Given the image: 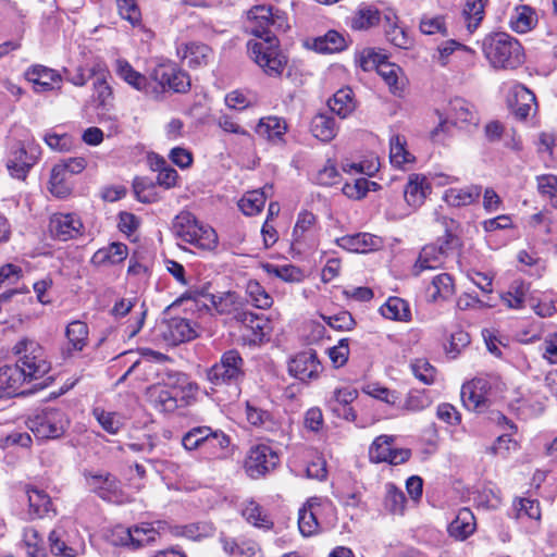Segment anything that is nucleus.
<instances>
[{"mask_svg": "<svg viewBox=\"0 0 557 557\" xmlns=\"http://www.w3.org/2000/svg\"><path fill=\"white\" fill-rule=\"evenodd\" d=\"M248 20L250 33L259 38L247 42L250 58L268 76H281L287 58L280 50L275 33L289 28L285 12L268 5H255L248 11Z\"/></svg>", "mask_w": 557, "mask_h": 557, "instance_id": "f257e3e1", "label": "nucleus"}, {"mask_svg": "<svg viewBox=\"0 0 557 557\" xmlns=\"http://www.w3.org/2000/svg\"><path fill=\"white\" fill-rule=\"evenodd\" d=\"M482 50L494 69L513 70L524 62L521 44L506 33L487 35L482 41Z\"/></svg>", "mask_w": 557, "mask_h": 557, "instance_id": "f03ea898", "label": "nucleus"}, {"mask_svg": "<svg viewBox=\"0 0 557 557\" xmlns=\"http://www.w3.org/2000/svg\"><path fill=\"white\" fill-rule=\"evenodd\" d=\"M17 357L16 363L29 382L44 379L51 369L45 348L35 339L21 338L12 348Z\"/></svg>", "mask_w": 557, "mask_h": 557, "instance_id": "7ed1b4c3", "label": "nucleus"}, {"mask_svg": "<svg viewBox=\"0 0 557 557\" xmlns=\"http://www.w3.org/2000/svg\"><path fill=\"white\" fill-rule=\"evenodd\" d=\"M173 232L182 240L201 250H212L218 245L215 231L199 223L189 212H182L174 219Z\"/></svg>", "mask_w": 557, "mask_h": 557, "instance_id": "20e7f679", "label": "nucleus"}, {"mask_svg": "<svg viewBox=\"0 0 557 557\" xmlns=\"http://www.w3.org/2000/svg\"><path fill=\"white\" fill-rule=\"evenodd\" d=\"M230 444L231 440L227 434L208 425L194 426L182 437V445L186 450L202 448L213 458H223Z\"/></svg>", "mask_w": 557, "mask_h": 557, "instance_id": "39448f33", "label": "nucleus"}, {"mask_svg": "<svg viewBox=\"0 0 557 557\" xmlns=\"http://www.w3.org/2000/svg\"><path fill=\"white\" fill-rule=\"evenodd\" d=\"M26 424L37 438L53 440L64 434L69 420L61 409L44 408L29 416Z\"/></svg>", "mask_w": 557, "mask_h": 557, "instance_id": "423d86ee", "label": "nucleus"}, {"mask_svg": "<svg viewBox=\"0 0 557 557\" xmlns=\"http://www.w3.org/2000/svg\"><path fill=\"white\" fill-rule=\"evenodd\" d=\"M458 245V237L446 226L444 236L440 237L436 244L425 245L421 249L418 260L413 267L414 274L418 275L424 270L441 268L449 251L455 249Z\"/></svg>", "mask_w": 557, "mask_h": 557, "instance_id": "0eeeda50", "label": "nucleus"}, {"mask_svg": "<svg viewBox=\"0 0 557 557\" xmlns=\"http://www.w3.org/2000/svg\"><path fill=\"white\" fill-rule=\"evenodd\" d=\"M244 376V359L234 349L225 351L220 361L207 371V379L214 386L237 384Z\"/></svg>", "mask_w": 557, "mask_h": 557, "instance_id": "6e6552de", "label": "nucleus"}, {"mask_svg": "<svg viewBox=\"0 0 557 557\" xmlns=\"http://www.w3.org/2000/svg\"><path fill=\"white\" fill-rule=\"evenodd\" d=\"M280 463L277 453L265 444L252 446L245 459V471L251 479H260L273 471Z\"/></svg>", "mask_w": 557, "mask_h": 557, "instance_id": "1a4fd4ad", "label": "nucleus"}, {"mask_svg": "<svg viewBox=\"0 0 557 557\" xmlns=\"http://www.w3.org/2000/svg\"><path fill=\"white\" fill-rule=\"evenodd\" d=\"M360 66L363 71L376 69L379 75L385 81L393 94H397L401 87L398 82L400 67L385 62V55L367 49L360 57Z\"/></svg>", "mask_w": 557, "mask_h": 557, "instance_id": "9d476101", "label": "nucleus"}, {"mask_svg": "<svg viewBox=\"0 0 557 557\" xmlns=\"http://www.w3.org/2000/svg\"><path fill=\"white\" fill-rule=\"evenodd\" d=\"M158 528L153 527L152 523H141L133 528L124 529L117 528L115 533L119 535L120 544L125 546H132L133 548H140L156 542L160 535L159 530L163 529L164 523L161 521L157 522Z\"/></svg>", "mask_w": 557, "mask_h": 557, "instance_id": "9b49d317", "label": "nucleus"}, {"mask_svg": "<svg viewBox=\"0 0 557 557\" xmlns=\"http://www.w3.org/2000/svg\"><path fill=\"white\" fill-rule=\"evenodd\" d=\"M150 78L161 90L169 88L174 92H187L190 88L189 75L174 65L159 64L150 73Z\"/></svg>", "mask_w": 557, "mask_h": 557, "instance_id": "f8f14e48", "label": "nucleus"}, {"mask_svg": "<svg viewBox=\"0 0 557 557\" xmlns=\"http://www.w3.org/2000/svg\"><path fill=\"white\" fill-rule=\"evenodd\" d=\"M289 373L300 381L317 379L322 371V364L317 352L312 349L297 354L288 364Z\"/></svg>", "mask_w": 557, "mask_h": 557, "instance_id": "ddd939ff", "label": "nucleus"}, {"mask_svg": "<svg viewBox=\"0 0 557 557\" xmlns=\"http://www.w3.org/2000/svg\"><path fill=\"white\" fill-rule=\"evenodd\" d=\"M25 77L33 83L36 92L60 90L63 82L62 75L58 71L40 64L30 66L25 72Z\"/></svg>", "mask_w": 557, "mask_h": 557, "instance_id": "4468645a", "label": "nucleus"}, {"mask_svg": "<svg viewBox=\"0 0 557 557\" xmlns=\"http://www.w3.org/2000/svg\"><path fill=\"white\" fill-rule=\"evenodd\" d=\"M49 230L53 237L66 242L81 235L83 223L73 213H58L51 218Z\"/></svg>", "mask_w": 557, "mask_h": 557, "instance_id": "2eb2a0df", "label": "nucleus"}, {"mask_svg": "<svg viewBox=\"0 0 557 557\" xmlns=\"http://www.w3.org/2000/svg\"><path fill=\"white\" fill-rule=\"evenodd\" d=\"M177 55L191 69L206 66L213 59L212 49L202 42H182L176 48Z\"/></svg>", "mask_w": 557, "mask_h": 557, "instance_id": "dca6fc26", "label": "nucleus"}, {"mask_svg": "<svg viewBox=\"0 0 557 557\" xmlns=\"http://www.w3.org/2000/svg\"><path fill=\"white\" fill-rule=\"evenodd\" d=\"M90 75H95L94 82V100L99 107L107 108L113 99L112 88L107 82L109 71L102 61H95L90 66Z\"/></svg>", "mask_w": 557, "mask_h": 557, "instance_id": "f3484780", "label": "nucleus"}, {"mask_svg": "<svg viewBox=\"0 0 557 557\" xmlns=\"http://www.w3.org/2000/svg\"><path fill=\"white\" fill-rule=\"evenodd\" d=\"M48 542L50 550L54 556L75 557L78 554L72 535L69 532L67 523H60L49 533Z\"/></svg>", "mask_w": 557, "mask_h": 557, "instance_id": "a211bd4d", "label": "nucleus"}, {"mask_svg": "<svg viewBox=\"0 0 557 557\" xmlns=\"http://www.w3.org/2000/svg\"><path fill=\"white\" fill-rule=\"evenodd\" d=\"M35 162L36 158L33 153H28L25 147L17 143L15 147L11 148L7 168L12 177L25 180Z\"/></svg>", "mask_w": 557, "mask_h": 557, "instance_id": "6ab92c4d", "label": "nucleus"}, {"mask_svg": "<svg viewBox=\"0 0 557 557\" xmlns=\"http://www.w3.org/2000/svg\"><path fill=\"white\" fill-rule=\"evenodd\" d=\"M508 103L517 119L525 120L535 103V95L524 85L517 84L511 88Z\"/></svg>", "mask_w": 557, "mask_h": 557, "instance_id": "aec40b11", "label": "nucleus"}, {"mask_svg": "<svg viewBox=\"0 0 557 557\" xmlns=\"http://www.w3.org/2000/svg\"><path fill=\"white\" fill-rule=\"evenodd\" d=\"M431 186L425 176L420 174H410L404 189V198L408 206L417 209L423 205Z\"/></svg>", "mask_w": 557, "mask_h": 557, "instance_id": "412c9836", "label": "nucleus"}, {"mask_svg": "<svg viewBox=\"0 0 557 557\" xmlns=\"http://www.w3.org/2000/svg\"><path fill=\"white\" fill-rule=\"evenodd\" d=\"M317 216L304 210L298 213L296 224L293 230V246L299 249L313 240L315 232Z\"/></svg>", "mask_w": 557, "mask_h": 557, "instance_id": "4be33fe9", "label": "nucleus"}, {"mask_svg": "<svg viewBox=\"0 0 557 557\" xmlns=\"http://www.w3.org/2000/svg\"><path fill=\"white\" fill-rule=\"evenodd\" d=\"M115 73L121 79H123L134 89L145 94L151 92L148 78L141 73L137 72L127 60L117 59L115 61Z\"/></svg>", "mask_w": 557, "mask_h": 557, "instance_id": "5701e85b", "label": "nucleus"}, {"mask_svg": "<svg viewBox=\"0 0 557 557\" xmlns=\"http://www.w3.org/2000/svg\"><path fill=\"white\" fill-rule=\"evenodd\" d=\"M482 187L480 185H468L462 188H448L445 190L443 199L453 207H466L476 202L481 196Z\"/></svg>", "mask_w": 557, "mask_h": 557, "instance_id": "b1692460", "label": "nucleus"}, {"mask_svg": "<svg viewBox=\"0 0 557 557\" xmlns=\"http://www.w3.org/2000/svg\"><path fill=\"white\" fill-rule=\"evenodd\" d=\"M336 243L346 250L366 252L375 249L380 245V239L369 233H358L337 238Z\"/></svg>", "mask_w": 557, "mask_h": 557, "instance_id": "393cba45", "label": "nucleus"}, {"mask_svg": "<svg viewBox=\"0 0 557 557\" xmlns=\"http://www.w3.org/2000/svg\"><path fill=\"white\" fill-rule=\"evenodd\" d=\"M65 336L69 342V347L63 351V355L70 357L73 351H82L87 345L88 326L83 321H72L65 329Z\"/></svg>", "mask_w": 557, "mask_h": 557, "instance_id": "a878e982", "label": "nucleus"}, {"mask_svg": "<svg viewBox=\"0 0 557 557\" xmlns=\"http://www.w3.org/2000/svg\"><path fill=\"white\" fill-rule=\"evenodd\" d=\"M26 383L30 382L16 362L0 368V385H4L10 397L16 395Z\"/></svg>", "mask_w": 557, "mask_h": 557, "instance_id": "bb28decb", "label": "nucleus"}, {"mask_svg": "<svg viewBox=\"0 0 557 557\" xmlns=\"http://www.w3.org/2000/svg\"><path fill=\"white\" fill-rule=\"evenodd\" d=\"M474 530V516L468 508L460 509L456 518L448 525L449 535L457 540H466Z\"/></svg>", "mask_w": 557, "mask_h": 557, "instance_id": "cd10ccee", "label": "nucleus"}, {"mask_svg": "<svg viewBox=\"0 0 557 557\" xmlns=\"http://www.w3.org/2000/svg\"><path fill=\"white\" fill-rule=\"evenodd\" d=\"M127 246L122 243H112L108 247L98 249L91 262L96 265L117 264L126 259Z\"/></svg>", "mask_w": 557, "mask_h": 557, "instance_id": "c85d7f7f", "label": "nucleus"}, {"mask_svg": "<svg viewBox=\"0 0 557 557\" xmlns=\"http://www.w3.org/2000/svg\"><path fill=\"white\" fill-rule=\"evenodd\" d=\"M448 114L455 124H474L478 123L476 113L473 106L462 98L450 100Z\"/></svg>", "mask_w": 557, "mask_h": 557, "instance_id": "c756f323", "label": "nucleus"}, {"mask_svg": "<svg viewBox=\"0 0 557 557\" xmlns=\"http://www.w3.org/2000/svg\"><path fill=\"white\" fill-rule=\"evenodd\" d=\"M396 20V16H385L386 24L384 25V30L386 39L395 47L408 50L413 46V39L405 28L397 24Z\"/></svg>", "mask_w": 557, "mask_h": 557, "instance_id": "7c9ffc66", "label": "nucleus"}, {"mask_svg": "<svg viewBox=\"0 0 557 557\" xmlns=\"http://www.w3.org/2000/svg\"><path fill=\"white\" fill-rule=\"evenodd\" d=\"M537 22L535 11L529 5H519L510 16V27L520 34L531 30Z\"/></svg>", "mask_w": 557, "mask_h": 557, "instance_id": "2f4dec72", "label": "nucleus"}, {"mask_svg": "<svg viewBox=\"0 0 557 557\" xmlns=\"http://www.w3.org/2000/svg\"><path fill=\"white\" fill-rule=\"evenodd\" d=\"M312 135L321 141H331L337 133L335 120L327 114H317L310 125Z\"/></svg>", "mask_w": 557, "mask_h": 557, "instance_id": "473e14b6", "label": "nucleus"}, {"mask_svg": "<svg viewBox=\"0 0 557 557\" xmlns=\"http://www.w3.org/2000/svg\"><path fill=\"white\" fill-rule=\"evenodd\" d=\"M327 104L331 111L336 113L339 117H347L356 108L352 90L350 88L337 90L333 98L329 100Z\"/></svg>", "mask_w": 557, "mask_h": 557, "instance_id": "72a5a7b5", "label": "nucleus"}, {"mask_svg": "<svg viewBox=\"0 0 557 557\" xmlns=\"http://www.w3.org/2000/svg\"><path fill=\"white\" fill-rule=\"evenodd\" d=\"M312 48L320 53L339 52L346 48V40L338 32L329 30L324 36L314 38Z\"/></svg>", "mask_w": 557, "mask_h": 557, "instance_id": "f704fd0d", "label": "nucleus"}, {"mask_svg": "<svg viewBox=\"0 0 557 557\" xmlns=\"http://www.w3.org/2000/svg\"><path fill=\"white\" fill-rule=\"evenodd\" d=\"M210 302L220 314H231L236 320V312L244 311L236 293L227 292L221 296L209 295Z\"/></svg>", "mask_w": 557, "mask_h": 557, "instance_id": "c9c22d12", "label": "nucleus"}, {"mask_svg": "<svg viewBox=\"0 0 557 557\" xmlns=\"http://www.w3.org/2000/svg\"><path fill=\"white\" fill-rule=\"evenodd\" d=\"M236 321L250 330L255 337L259 339L264 336L265 329H268L269 324V321L263 314H257L245 309L244 311L236 312Z\"/></svg>", "mask_w": 557, "mask_h": 557, "instance_id": "e433bc0d", "label": "nucleus"}, {"mask_svg": "<svg viewBox=\"0 0 557 557\" xmlns=\"http://www.w3.org/2000/svg\"><path fill=\"white\" fill-rule=\"evenodd\" d=\"M381 314L389 320L408 321L410 309L408 304L399 297H389L380 308Z\"/></svg>", "mask_w": 557, "mask_h": 557, "instance_id": "4c0bfd02", "label": "nucleus"}, {"mask_svg": "<svg viewBox=\"0 0 557 557\" xmlns=\"http://www.w3.org/2000/svg\"><path fill=\"white\" fill-rule=\"evenodd\" d=\"M30 519L41 518L50 510L51 499L49 495L38 488H30L27 491Z\"/></svg>", "mask_w": 557, "mask_h": 557, "instance_id": "58836bf2", "label": "nucleus"}, {"mask_svg": "<svg viewBox=\"0 0 557 557\" xmlns=\"http://www.w3.org/2000/svg\"><path fill=\"white\" fill-rule=\"evenodd\" d=\"M71 175L66 174L62 168L54 164L50 176V191L58 198H64L72 191Z\"/></svg>", "mask_w": 557, "mask_h": 557, "instance_id": "ea45409f", "label": "nucleus"}, {"mask_svg": "<svg viewBox=\"0 0 557 557\" xmlns=\"http://www.w3.org/2000/svg\"><path fill=\"white\" fill-rule=\"evenodd\" d=\"M169 329L174 342L183 343L197 337V332L188 319L173 318L170 321Z\"/></svg>", "mask_w": 557, "mask_h": 557, "instance_id": "a19ab883", "label": "nucleus"}, {"mask_svg": "<svg viewBox=\"0 0 557 557\" xmlns=\"http://www.w3.org/2000/svg\"><path fill=\"white\" fill-rule=\"evenodd\" d=\"M406 496L395 484L385 485L384 507L393 515H401L405 510Z\"/></svg>", "mask_w": 557, "mask_h": 557, "instance_id": "79ce46f5", "label": "nucleus"}, {"mask_svg": "<svg viewBox=\"0 0 557 557\" xmlns=\"http://www.w3.org/2000/svg\"><path fill=\"white\" fill-rule=\"evenodd\" d=\"M391 162L396 166H403L406 163H412L414 157L406 150V139L400 135H395L389 143Z\"/></svg>", "mask_w": 557, "mask_h": 557, "instance_id": "37998d69", "label": "nucleus"}, {"mask_svg": "<svg viewBox=\"0 0 557 557\" xmlns=\"http://www.w3.org/2000/svg\"><path fill=\"white\" fill-rule=\"evenodd\" d=\"M267 196L263 190H251L246 193L238 201V207L246 215H255L259 213L265 203Z\"/></svg>", "mask_w": 557, "mask_h": 557, "instance_id": "c03bdc74", "label": "nucleus"}, {"mask_svg": "<svg viewBox=\"0 0 557 557\" xmlns=\"http://www.w3.org/2000/svg\"><path fill=\"white\" fill-rule=\"evenodd\" d=\"M394 437L389 435L377 436L369 448V458L372 462H386L392 453Z\"/></svg>", "mask_w": 557, "mask_h": 557, "instance_id": "a18cd8bd", "label": "nucleus"}, {"mask_svg": "<svg viewBox=\"0 0 557 557\" xmlns=\"http://www.w3.org/2000/svg\"><path fill=\"white\" fill-rule=\"evenodd\" d=\"M486 1L487 0H467L463 15L467 21V28L470 33L475 30L483 20Z\"/></svg>", "mask_w": 557, "mask_h": 557, "instance_id": "49530a36", "label": "nucleus"}, {"mask_svg": "<svg viewBox=\"0 0 557 557\" xmlns=\"http://www.w3.org/2000/svg\"><path fill=\"white\" fill-rule=\"evenodd\" d=\"M91 480V484L97 488L98 495L103 499L111 500L119 490V481L109 473L92 475Z\"/></svg>", "mask_w": 557, "mask_h": 557, "instance_id": "de8ad7c7", "label": "nucleus"}, {"mask_svg": "<svg viewBox=\"0 0 557 557\" xmlns=\"http://www.w3.org/2000/svg\"><path fill=\"white\" fill-rule=\"evenodd\" d=\"M312 507V502H309L308 507H304L299 510L298 528L304 536H311L319 530V522Z\"/></svg>", "mask_w": 557, "mask_h": 557, "instance_id": "09e8293b", "label": "nucleus"}, {"mask_svg": "<svg viewBox=\"0 0 557 557\" xmlns=\"http://www.w3.org/2000/svg\"><path fill=\"white\" fill-rule=\"evenodd\" d=\"M380 22V12L373 8L359 9L351 20V27L354 29H368Z\"/></svg>", "mask_w": 557, "mask_h": 557, "instance_id": "8fccbe9b", "label": "nucleus"}, {"mask_svg": "<svg viewBox=\"0 0 557 557\" xmlns=\"http://www.w3.org/2000/svg\"><path fill=\"white\" fill-rule=\"evenodd\" d=\"M257 132L261 135H265L269 139H276L285 134L286 125L280 119L270 116L259 122Z\"/></svg>", "mask_w": 557, "mask_h": 557, "instance_id": "3c124183", "label": "nucleus"}, {"mask_svg": "<svg viewBox=\"0 0 557 557\" xmlns=\"http://www.w3.org/2000/svg\"><path fill=\"white\" fill-rule=\"evenodd\" d=\"M247 294L251 304L259 309H267L272 305V297L256 281H250L247 284Z\"/></svg>", "mask_w": 557, "mask_h": 557, "instance_id": "603ef678", "label": "nucleus"}, {"mask_svg": "<svg viewBox=\"0 0 557 557\" xmlns=\"http://www.w3.org/2000/svg\"><path fill=\"white\" fill-rule=\"evenodd\" d=\"M434 293L432 299L435 301L438 298L446 299L454 294L453 277L448 273L436 275L432 281Z\"/></svg>", "mask_w": 557, "mask_h": 557, "instance_id": "864d4df0", "label": "nucleus"}, {"mask_svg": "<svg viewBox=\"0 0 557 557\" xmlns=\"http://www.w3.org/2000/svg\"><path fill=\"white\" fill-rule=\"evenodd\" d=\"M527 290L528 287L523 283H515L502 299L508 308L520 309L524 306Z\"/></svg>", "mask_w": 557, "mask_h": 557, "instance_id": "5fc2aeb1", "label": "nucleus"}, {"mask_svg": "<svg viewBox=\"0 0 557 557\" xmlns=\"http://www.w3.org/2000/svg\"><path fill=\"white\" fill-rule=\"evenodd\" d=\"M537 189L554 208H557V176L552 174L537 176Z\"/></svg>", "mask_w": 557, "mask_h": 557, "instance_id": "6e6d98bb", "label": "nucleus"}, {"mask_svg": "<svg viewBox=\"0 0 557 557\" xmlns=\"http://www.w3.org/2000/svg\"><path fill=\"white\" fill-rule=\"evenodd\" d=\"M92 413L102 429L110 434H116L122 428V422L114 412H108L101 408H95Z\"/></svg>", "mask_w": 557, "mask_h": 557, "instance_id": "4d7b16f0", "label": "nucleus"}, {"mask_svg": "<svg viewBox=\"0 0 557 557\" xmlns=\"http://www.w3.org/2000/svg\"><path fill=\"white\" fill-rule=\"evenodd\" d=\"M243 516L248 522L260 528H270L272 522L268 519V516L263 513L262 508L255 502H250L243 510Z\"/></svg>", "mask_w": 557, "mask_h": 557, "instance_id": "13d9d810", "label": "nucleus"}, {"mask_svg": "<svg viewBox=\"0 0 557 557\" xmlns=\"http://www.w3.org/2000/svg\"><path fill=\"white\" fill-rule=\"evenodd\" d=\"M321 317L329 326L337 331H350L356 324L348 311H341L332 315L322 314Z\"/></svg>", "mask_w": 557, "mask_h": 557, "instance_id": "bf43d9fd", "label": "nucleus"}, {"mask_svg": "<svg viewBox=\"0 0 557 557\" xmlns=\"http://www.w3.org/2000/svg\"><path fill=\"white\" fill-rule=\"evenodd\" d=\"M413 375L424 384H432L435 379V368L425 359H417L411 363Z\"/></svg>", "mask_w": 557, "mask_h": 557, "instance_id": "052dcab7", "label": "nucleus"}, {"mask_svg": "<svg viewBox=\"0 0 557 557\" xmlns=\"http://www.w3.org/2000/svg\"><path fill=\"white\" fill-rule=\"evenodd\" d=\"M358 391L350 386H345L341 388H336L333 392L332 397L329 399L327 405L329 408L339 407V406H350V404L357 399Z\"/></svg>", "mask_w": 557, "mask_h": 557, "instance_id": "680f3d73", "label": "nucleus"}, {"mask_svg": "<svg viewBox=\"0 0 557 557\" xmlns=\"http://www.w3.org/2000/svg\"><path fill=\"white\" fill-rule=\"evenodd\" d=\"M460 396L463 406L469 410H479L486 405L483 396L476 389L470 387V382L462 385Z\"/></svg>", "mask_w": 557, "mask_h": 557, "instance_id": "e2e57ef3", "label": "nucleus"}, {"mask_svg": "<svg viewBox=\"0 0 557 557\" xmlns=\"http://www.w3.org/2000/svg\"><path fill=\"white\" fill-rule=\"evenodd\" d=\"M419 28L425 35L442 34L447 35L443 16L423 15L420 21Z\"/></svg>", "mask_w": 557, "mask_h": 557, "instance_id": "0e129e2a", "label": "nucleus"}, {"mask_svg": "<svg viewBox=\"0 0 557 557\" xmlns=\"http://www.w3.org/2000/svg\"><path fill=\"white\" fill-rule=\"evenodd\" d=\"M151 396L154 397L156 405L160 406L162 410L171 411L177 406L176 395L165 387H154Z\"/></svg>", "mask_w": 557, "mask_h": 557, "instance_id": "69168bd1", "label": "nucleus"}, {"mask_svg": "<svg viewBox=\"0 0 557 557\" xmlns=\"http://www.w3.org/2000/svg\"><path fill=\"white\" fill-rule=\"evenodd\" d=\"M430 404L431 399L424 391H411L406 397L404 409L416 412L429 407Z\"/></svg>", "mask_w": 557, "mask_h": 557, "instance_id": "338daca9", "label": "nucleus"}, {"mask_svg": "<svg viewBox=\"0 0 557 557\" xmlns=\"http://www.w3.org/2000/svg\"><path fill=\"white\" fill-rule=\"evenodd\" d=\"M158 164L157 183L166 189L174 187L178 178L176 170L166 165L164 160H161Z\"/></svg>", "mask_w": 557, "mask_h": 557, "instance_id": "774afa93", "label": "nucleus"}]
</instances>
